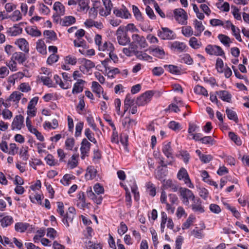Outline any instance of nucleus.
<instances>
[{"label":"nucleus","mask_w":249,"mask_h":249,"mask_svg":"<svg viewBox=\"0 0 249 249\" xmlns=\"http://www.w3.org/2000/svg\"><path fill=\"white\" fill-rule=\"evenodd\" d=\"M53 9L58 16H63L65 14V7L59 1L55 2L53 4Z\"/></svg>","instance_id":"nucleus-31"},{"label":"nucleus","mask_w":249,"mask_h":249,"mask_svg":"<svg viewBox=\"0 0 249 249\" xmlns=\"http://www.w3.org/2000/svg\"><path fill=\"white\" fill-rule=\"evenodd\" d=\"M14 22L18 21L22 19V14L19 10H15L9 17Z\"/></svg>","instance_id":"nucleus-57"},{"label":"nucleus","mask_w":249,"mask_h":249,"mask_svg":"<svg viewBox=\"0 0 249 249\" xmlns=\"http://www.w3.org/2000/svg\"><path fill=\"white\" fill-rule=\"evenodd\" d=\"M86 81L82 79H78L77 82L73 85L72 93L74 94H78L83 90L84 84Z\"/></svg>","instance_id":"nucleus-22"},{"label":"nucleus","mask_w":249,"mask_h":249,"mask_svg":"<svg viewBox=\"0 0 249 249\" xmlns=\"http://www.w3.org/2000/svg\"><path fill=\"white\" fill-rule=\"evenodd\" d=\"M187 46L184 42L174 41L172 43L171 48L179 52H182L186 48Z\"/></svg>","instance_id":"nucleus-36"},{"label":"nucleus","mask_w":249,"mask_h":249,"mask_svg":"<svg viewBox=\"0 0 249 249\" xmlns=\"http://www.w3.org/2000/svg\"><path fill=\"white\" fill-rule=\"evenodd\" d=\"M177 178L179 180H183L185 184L190 188H194L192 183L187 170L184 168H181L177 174Z\"/></svg>","instance_id":"nucleus-5"},{"label":"nucleus","mask_w":249,"mask_h":249,"mask_svg":"<svg viewBox=\"0 0 249 249\" xmlns=\"http://www.w3.org/2000/svg\"><path fill=\"white\" fill-rule=\"evenodd\" d=\"M134 104V98L130 94H127L124 101V113L126 112L129 108L133 106Z\"/></svg>","instance_id":"nucleus-23"},{"label":"nucleus","mask_w":249,"mask_h":249,"mask_svg":"<svg viewBox=\"0 0 249 249\" xmlns=\"http://www.w3.org/2000/svg\"><path fill=\"white\" fill-rule=\"evenodd\" d=\"M64 61L66 64L75 65L77 63V58L73 55H69L65 57Z\"/></svg>","instance_id":"nucleus-61"},{"label":"nucleus","mask_w":249,"mask_h":249,"mask_svg":"<svg viewBox=\"0 0 249 249\" xmlns=\"http://www.w3.org/2000/svg\"><path fill=\"white\" fill-rule=\"evenodd\" d=\"M162 151L167 158L173 160V149L170 142H164L163 144Z\"/></svg>","instance_id":"nucleus-20"},{"label":"nucleus","mask_w":249,"mask_h":249,"mask_svg":"<svg viewBox=\"0 0 249 249\" xmlns=\"http://www.w3.org/2000/svg\"><path fill=\"white\" fill-rule=\"evenodd\" d=\"M85 135L89 141L94 144H97V142L94 137V133L90 130L89 128H88L85 129Z\"/></svg>","instance_id":"nucleus-51"},{"label":"nucleus","mask_w":249,"mask_h":249,"mask_svg":"<svg viewBox=\"0 0 249 249\" xmlns=\"http://www.w3.org/2000/svg\"><path fill=\"white\" fill-rule=\"evenodd\" d=\"M164 68L172 74L178 75L181 73V68L177 66L165 65Z\"/></svg>","instance_id":"nucleus-34"},{"label":"nucleus","mask_w":249,"mask_h":249,"mask_svg":"<svg viewBox=\"0 0 249 249\" xmlns=\"http://www.w3.org/2000/svg\"><path fill=\"white\" fill-rule=\"evenodd\" d=\"M0 222L1 226L5 228L11 225L14 222V220L11 216L6 215L0 219Z\"/></svg>","instance_id":"nucleus-39"},{"label":"nucleus","mask_w":249,"mask_h":249,"mask_svg":"<svg viewBox=\"0 0 249 249\" xmlns=\"http://www.w3.org/2000/svg\"><path fill=\"white\" fill-rule=\"evenodd\" d=\"M79 7V11L83 12H87L89 9L88 3L85 0H77Z\"/></svg>","instance_id":"nucleus-53"},{"label":"nucleus","mask_w":249,"mask_h":249,"mask_svg":"<svg viewBox=\"0 0 249 249\" xmlns=\"http://www.w3.org/2000/svg\"><path fill=\"white\" fill-rule=\"evenodd\" d=\"M97 170L93 166H89L87 168L85 175L86 178L88 180H91L95 178Z\"/></svg>","instance_id":"nucleus-33"},{"label":"nucleus","mask_w":249,"mask_h":249,"mask_svg":"<svg viewBox=\"0 0 249 249\" xmlns=\"http://www.w3.org/2000/svg\"><path fill=\"white\" fill-rule=\"evenodd\" d=\"M91 89L95 93H103V88L96 81L92 82Z\"/></svg>","instance_id":"nucleus-50"},{"label":"nucleus","mask_w":249,"mask_h":249,"mask_svg":"<svg viewBox=\"0 0 249 249\" xmlns=\"http://www.w3.org/2000/svg\"><path fill=\"white\" fill-rule=\"evenodd\" d=\"M11 58L18 64H23L26 60L25 54L21 52L14 53Z\"/></svg>","instance_id":"nucleus-28"},{"label":"nucleus","mask_w":249,"mask_h":249,"mask_svg":"<svg viewBox=\"0 0 249 249\" xmlns=\"http://www.w3.org/2000/svg\"><path fill=\"white\" fill-rule=\"evenodd\" d=\"M117 40L119 45L125 46L130 42L127 32L124 30V27H119L116 33Z\"/></svg>","instance_id":"nucleus-2"},{"label":"nucleus","mask_w":249,"mask_h":249,"mask_svg":"<svg viewBox=\"0 0 249 249\" xmlns=\"http://www.w3.org/2000/svg\"><path fill=\"white\" fill-rule=\"evenodd\" d=\"M29 224L20 222L15 224V229L17 232H24L29 228Z\"/></svg>","instance_id":"nucleus-32"},{"label":"nucleus","mask_w":249,"mask_h":249,"mask_svg":"<svg viewBox=\"0 0 249 249\" xmlns=\"http://www.w3.org/2000/svg\"><path fill=\"white\" fill-rule=\"evenodd\" d=\"M146 190L149 195L152 196H154L156 194V189L154 184L151 182H148L146 184Z\"/></svg>","instance_id":"nucleus-62"},{"label":"nucleus","mask_w":249,"mask_h":249,"mask_svg":"<svg viewBox=\"0 0 249 249\" xmlns=\"http://www.w3.org/2000/svg\"><path fill=\"white\" fill-rule=\"evenodd\" d=\"M137 124L135 120L130 118L128 117H125L122 121V124L124 127L129 129L135 126Z\"/></svg>","instance_id":"nucleus-38"},{"label":"nucleus","mask_w":249,"mask_h":249,"mask_svg":"<svg viewBox=\"0 0 249 249\" xmlns=\"http://www.w3.org/2000/svg\"><path fill=\"white\" fill-rule=\"evenodd\" d=\"M57 153L59 158V161L60 162H66V158L67 154L64 150L61 148H58L57 150Z\"/></svg>","instance_id":"nucleus-58"},{"label":"nucleus","mask_w":249,"mask_h":249,"mask_svg":"<svg viewBox=\"0 0 249 249\" xmlns=\"http://www.w3.org/2000/svg\"><path fill=\"white\" fill-rule=\"evenodd\" d=\"M93 189L94 192L92 191L91 187L88 188L87 190V196L97 204H101L103 197L100 195L104 193V188L103 186L97 183L93 186Z\"/></svg>","instance_id":"nucleus-1"},{"label":"nucleus","mask_w":249,"mask_h":249,"mask_svg":"<svg viewBox=\"0 0 249 249\" xmlns=\"http://www.w3.org/2000/svg\"><path fill=\"white\" fill-rule=\"evenodd\" d=\"M216 93V94H217L219 96V98H220L222 100L227 102H230L231 96L228 91L220 90L217 91Z\"/></svg>","instance_id":"nucleus-37"},{"label":"nucleus","mask_w":249,"mask_h":249,"mask_svg":"<svg viewBox=\"0 0 249 249\" xmlns=\"http://www.w3.org/2000/svg\"><path fill=\"white\" fill-rule=\"evenodd\" d=\"M158 36L162 39H173L175 38L174 32L167 28H162L158 33Z\"/></svg>","instance_id":"nucleus-13"},{"label":"nucleus","mask_w":249,"mask_h":249,"mask_svg":"<svg viewBox=\"0 0 249 249\" xmlns=\"http://www.w3.org/2000/svg\"><path fill=\"white\" fill-rule=\"evenodd\" d=\"M6 65L11 71H18L17 63L11 57L10 60L6 63Z\"/></svg>","instance_id":"nucleus-59"},{"label":"nucleus","mask_w":249,"mask_h":249,"mask_svg":"<svg viewBox=\"0 0 249 249\" xmlns=\"http://www.w3.org/2000/svg\"><path fill=\"white\" fill-rule=\"evenodd\" d=\"M78 154H73L67 161V167L71 169L77 167L78 164Z\"/></svg>","instance_id":"nucleus-25"},{"label":"nucleus","mask_w":249,"mask_h":249,"mask_svg":"<svg viewBox=\"0 0 249 249\" xmlns=\"http://www.w3.org/2000/svg\"><path fill=\"white\" fill-rule=\"evenodd\" d=\"M15 44L18 47L21 51L25 53L29 52V43L25 38H20L16 39Z\"/></svg>","instance_id":"nucleus-17"},{"label":"nucleus","mask_w":249,"mask_h":249,"mask_svg":"<svg viewBox=\"0 0 249 249\" xmlns=\"http://www.w3.org/2000/svg\"><path fill=\"white\" fill-rule=\"evenodd\" d=\"M23 96V94L19 91H15L10 95L9 99L10 101L18 103Z\"/></svg>","instance_id":"nucleus-40"},{"label":"nucleus","mask_w":249,"mask_h":249,"mask_svg":"<svg viewBox=\"0 0 249 249\" xmlns=\"http://www.w3.org/2000/svg\"><path fill=\"white\" fill-rule=\"evenodd\" d=\"M218 38L220 41L226 47H229L231 41L230 38L225 35L219 34L218 36Z\"/></svg>","instance_id":"nucleus-45"},{"label":"nucleus","mask_w":249,"mask_h":249,"mask_svg":"<svg viewBox=\"0 0 249 249\" xmlns=\"http://www.w3.org/2000/svg\"><path fill=\"white\" fill-rule=\"evenodd\" d=\"M153 55L159 58L162 59L164 57L165 53L164 50L159 46L153 48L151 50Z\"/></svg>","instance_id":"nucleus-35"},{"label":"nucleus","mask_w":249,"mask_h":249,"mask_svg":"<svg viewBox=\"0 0 249 249\" xmlns=\"http://www.w3.org/2000/svg\"><path fill=\"white\" fill-rule=\"evenodd\" d=\"M91 143L87 140V139H84L81 143L80 151L81 158L84 159L86 157L89 156L90 151Z\"/></svg>","instance_id":"nucleus-12"},{"label":"nucleus","mask_w":249,"mask_h":249,"mask_svg":"<svg viewBox=\"0 0 249 249\" xmlns=\"http://www.w3.org/2000/svg\"><path fill=\"white\" fill-rule=\"evenodd\" d=\"M38 101V97H34L30 101L27 109V114L29 117H34L36 115L37 109L36 107V106Z\"/></svg>","instance_id":"nucleus-8"},{"label":"nucleus","mask_w":249,"mask_h":249,"mask_svg":"<svg viewBox=\"0 0 249 249\" xmlns=\"http://www.w3.org/2000/svg\"><path fill=\"white\" fill-rule=\"evenodd\" d=\"M194 92L198 95H202L204 96H208V93L207 89L203 87L197 85L196 86L194 89Z\"/></svg>","instance_id":"nucleus-48"},{"label":"nucleus","mask_w":249,"mask_h":249,"mask_svg":"<svg viewBox=\"0 0 249 249\" xmlns=\"http://www.w3.org/2000/svg\"><path fill=\"white\" fill-rule=\"evenodd\" d=\"M98 50L101 51H107L109 53L114 52L115 50V47L111 42L109 41H105L101 46H99V49Z\"/></svg>","instance_id":"nucleus-29"},{"label":"nucleus","mask_w":249,"mask_h":249,"mask_svg":"<svg viewBox=\"0 0 249 249\" xmlns=\"http://www.w3.org/2000/svg\"><path fill=\"white\" fill-rule=\"evenodd\" d=\"M76 21L75 18L71 16H65L62 19V25L63 26H69L74 23Z\"/></svg>","instance_id":"nucleus-46"},{"label":"nucleus","mask_w":249,"mask_h":249,"mask_svg":"<svg viewBox=\"0 0 249 249\" xmlns=\"http://www.w3.org/2000/svg\"><path fill=\"white\" fill-rule=\"evenodd\" d=\"M134 55L136 58L140 60L151 62L152 61V57L146 53L142 52L136 51L134 52Z\"/></svg>","instance_id":"nucleus-24"},{"label":"nucleus","mask_w":249,"mask_h":249,"mask_svg":"<svg viewBox=\"0 0 249 249\" xmlns=\"http://www.w3.org/2000/svg\"><path fill=\"white\" fill-rule=\"evenodd\" d=\"M29 148L27 146H22L19 151V156L24 160H27L29 157L28 154Z\"/></svg>","instance_id":"nucleus-49"},{"label":"nucleus","mask_w":249,"mask_h":249,"mask_svg":"<svg viewBox=\"0 0 249 249\" xmlns=\"http://www.w3.org/2000/svg\"><path fill=\"white\" fill-rule=\"evenodd\" d=\"M85 246L87 249H102L101 244L94 243L90 241L86 242Z\"/></svg>","instance_id":"nucleus-64"},{"label":"nucleus","mask_w":249,"mask_h":249,"mask_svg":"<svg viewBox=\"0 0 249 249\" xmlns=\"http://www.w3.org/2000/svg\"><path fill=\"white\" fill-rule=\"evenodd\" d=\"M153 93L151 91H147L139 96L137 100L136 103L139 106H144L149 103L152 96Z\"/></svg>","instance_id":"nucleus-10"},{"label":"nucleus","mask_w":249,"mask_h":249,"mask_svg":"<svg viewBox=\"0 0 249 249\" xmlns=\"http://www.w3.org/2000/svg\"><path fill=\"white\" fill-rule=\"evenodd\" d=\"M163 187L164 189H169L170 191L174 192H177L179 189L177 183L171 179L164 180L163 183Z\"/></svg>","instance_id":"nucleus-19"},{"label":"nucleus","mask_w":249,"mask_h":249,"mask_svg":"<svg viewBox=\"0 0 249 249\" xmlns=\"http://www.w3.org/2000/svg\"><path fill=\"white\" fill-rule=\"evenodd\" d=\"M47 164L50 166H53L58 165V160L51 154H49L45 158Z\"/></svg>","instance_id":"nucleus-47"},{"label":"nucleus","mask_w":249,"mask_h":249,"mask_svg":"<svg viewBox=\"0 0 249 249\" xmlns=\"http://www.w3.org/2000/svg\"><path fill=\"white\" fill-rule=\"evenodd\" d=\"M113 14L117 17L122 18H129L131 17V14L127 9L123 6L121 9L114 8L113 9Z\"/></svg>","instance_id":"nucleus-15"},{"label":"nucleus","mask_w":249,"mask_h":249,"mask_svg":"<svg viewBox=\"0 0 249 249\" xmlns=\"http://www.w3.org/2000/svg\"><path fill=\"white\" fill-rule=\"evenodd\" d=\"M44 36L48 39L53 41L56 39V35L53 31L46 30L43 33Z\"/></svg>","instance_id":"nucleus-60"},{"label":"nucleus","mask_w":249,"mask_h":249,"mask_svg":"<svg viewBox=\"0 0 249 249\" xmlns=\"http://www.w3.org/2000/svg\"><path fill=\"white\" fill-rule=\"evenodd\" d=\"M22 23L15 24L12 27L7 29V33L11 36H15L20 35L22 32V28L20 27Z\"/></svg>","instance_id":"nucleus-16"},{"label":"nucleus","mask_w":249,"mask_h":249,"mask_svg":"<svg viewBox=\"0 0 249 249\" xmlns=\"http://www.w3.org/2000/svg\"><path fill=\"white\" fill-rule=\"evenodd\" d=\"M77 206L80 209H84L87 206L84 192H80L77 195Z\"/></svg>","instance_id":"nucleus-26"},{"label":"nucleus","mask_w":249,"mask_h":249,"mask_svg":"<svg viewBox=\"0 0 249 249\" xmlns=\"http://www.w3.org/2000/svg\"><path fill=\"white\" fill-rule=\"evenodd\" d=\"M52 74L51 72H48L47 76H42L40 77L41 81L43 84L49 87H52V81L51 79Z\"/></svg>","instance_id":"nucleus-52"},{"label":"nucleus","mask_w":249,"mask_h":249,"mask_svg":"<svg viewBox=\"0 0 249 249\" xmlns=\"http://www.w3.org/2000/svg\"><path fill=\"white\" fill-rule=\"evenodd\" d=\"M53 78L56 84H58L60 87L63 89H68L70 88L71 85L68 82H62L60 77L57 75H54Z\"/></svg>","instance_id":"nucleus-43"},{"label":"nucleus","mask_w":249,"mask_h":249,"mask_svg":"<svg viewBox=\"0 0 249 249\" xmlns=\"http://www.w3.org/2000/svg\"><path fill=\"white\" fill-rule=\"evenodd\" d=\"M201 142L203 144L213 145L215 144V141L211 136H205L201 139Z\"/></svg>","instance_id":"nucleus-63"},{"label":"nucleus","mask_w":249,"mask_h":249,"mask_svg":"<svg viewBox=\"0 0 249 249\" xmlns=\"http://www.w3.org/2000/svg\"><path fill=\"white\" fill-rule=\"evenodd\" d=\"M193 26L195 29L194 36H199L203 31L205 30V26L203 25L201 21H199L196 19L193 21Z\"/></svg>","instance_id":"nucleus-18"},{"label":"nucleus","mask_w":249,"mask_h":249,"mask_svg":"<svg viewBox=\"0 0 249 249\" xmlns=\"http://www.w3.org/2000/svg\"><path fill=\"white\" fill-rule=\"evenodd\" d=\"M132 11L133 14L137 20L142 21L143 18L142 15V13L139 9L138 7L134 5H132Z\"/></svg>","instance_id":"nucleus-56"},{"label":"nucleus","mask_w":249,"mask_h":249,"mask_svg":"<svg viewBox=\"0 0 249 249\" xmlns=\"http://www.w3.org/2000/svg\"><path fill=\"white\" fill-rule=\"evenodd\" d=\"M36 49L40 53L45 55L47 53L46 46L42 39H39L36 43Z\"/></svg>","instance_id":"nucleus-30"},{"label":"nucleus","mask_w":249,"mask_h":249,"mask_svg":"<svg viewBox=\"0 0 249 249\" xmlns=\"http://www.w3.org/2000/svg\"><path fill=\"white\" fill-rule=\"evenodd\" d=\"M180 196L182 198V202L186 205H188L189 204V200H194L195 196L193 193L192 191L190 190L183 187H180L179 188Z\"/></svg>","instance_id":"nucleus-4"},{"label":"nucleus","mask_w":249,"mask_h":249,"mask_svg":"<svg viewBox=\"0 0 249 249\" xmlns=\"http://www.w3.org/2000/svg\"><path fill=\"white\" fill-rule=\"evenodd\" d=\"M26 32L33 37H38L41 35V32L36 26H28L25 28Z\"/></svg>","instance_id":"nucleus-27"},{"label":"nucleus","mask_w":249,"mask_h":249,"mask_svg":"<svg viewBox=\"0 0 249 249\" xmlns=\"http://www.w3.org/2000/svg\"><path fill=\"white\" fill-rule=\"evenodd\" d=\"M24 126V117L19 114L16 115L12 123L11 127L12 130H20Z\"/></svg>","instance_id":"nucleus-14"},{"label":"nucleus","mask_w":249,"mask_h":249,"mask_svg":"<svg viewBox=\"0 0 249 249\" xmlns=\"http://www.w3.org/2000/svg\"><path fill=\"white\" fill-rule=\"evenodd\" d=\"M75 145V141L73 138H68L65 142V146L67 150H73Z\"/></svg>","instance_id":"nucleus-54"},{"label":"nucleus","mask_w":249,"mask_h":249,"mask_svg":"<svg viewBox=\"0 0 249 249\" xmlns=\"http://www.w3.org/2000/svg\"><path fill=\"white\" fill-rule=\"evenodd\" d=\"M193 203L191 205V207L193 211L196 213H202L204 212V207L201 205V202L199 198H195L192 200Z\"/></svg>","instance_id":"nucleus-21"},{"label":"nucleus","mask_w":249,"mask_h":249,"mask_svg":"<svg viewBox=\"0 0 249 249\" xmlns=\"http://www.w3.org/2000/svg\"><path fill=\"white\" fill-rule=\"evenodd\" d=\"M102 1L103 7L99 10V13L101 16L107 17L110 15L113 4L110 0H102Z\"/></svg>","instance_id":"nucleus-11"},{"label":"nucleus","mask_w":249,"mask_h":249,"mask_svg":"<svg viewBox=\"0 0 249 249\" xmlns=\"http://www.w3.org/2000/svg\"><path fill=\"white\" fill-rule=\"evenodd\" d=\"M189 45L194 49H198L202 45V43L200 41H198V39L195 36L191 37L189 41Z\"/></svg>","instance_id":"nucleus-44"},{"label":"nucleus","mask_w":249,"mask_h":249,"mask_svg":"<svg viewBox=\"0 0 249 249\" xmlns=\"http://www.w3.org/2000/svg\"><path fill=\"white\" fill-rule=\"evenodd\" d=\"M76 214V211L74 207L69 208L66 214L62 217V222L66 227H69L70 224L72 222L73 219Z\"/></svg>","instance_id":"nucleus-7"},{"label":"nucleus","mask_w":249,"mask_h":249,"mask_svg":"<svg viewBox=\"0 0 249 249\" xmlns=\"http://www.w3.org/2000/svg\"><path fill=\"white\" fill-rule=\"evenodd\" d=\"M206 52L211 55L225 56V53L222 48L215 45H208L205 49Z\"/></svg>","instance_id":"nucleus-6"},{"label":"nucleus","mask_w":249,"mask_h":249,"mask_svg":"<svg viewBox=\"0 0 249 249\" xmlns=\"http://www.w3.org/2000/svg\"><path fill=\"white\" fill-rule=\"evenodd\" d=\"M43 126L45 129H55L58 126V122L57 119H54L51 123L48 121H45L43 124Z\"/></svg>","instance_id":"nucleus-42"},{"label":"nucleus","mask_w":249,"mask_h":249,"mask_svg":"<svg viewBox=\"0 0 249 249\" xmlns=\"http://www.w3.org/2000/svg\"><path fill=\"white\" fill-rule=\"evenodd\" d=\"M174 17L176 21L179 24H187L188 16L186 12L182 8L175 9L173 11Z\"/></svg>","instance_id":"nucleus-3"},{"label":"nucleus","mask_w":249,"mask_h":249,"mask_svg":"<svg viewBox=\"0 0 249 249\" xmlns=\"http://www.w3.org/2000/svg\"><path fill=\"white\" fill-rule=\"evenodd\" d=\"M38 10L39 13L43 15H47L50 12L49 7L42 3L38 4Z\"/></svg>","instance_id":"nucleus-55"},{"label":"nucleus","mask_w":249,"mask_h":249,"mask_svg":"<svg viewBox=\"0 0 249 249\" xmlns=\"http://www.w3.org/2000/svg\"><path fill=\"white\" fill-rule=\"evenodd\" d=\"M132 42L131 46L132 44H134L139 46L141 48H145L148 46L146 39L143 36L134 34L132 36Z\"/></svg>","instance_id":"nucleus-9"},{"label":"nucleus","mask_w":249,"mask_h":249,"mask_svg":"<svg viewBox=\"0 0 249 249\" xmlns=\"http://www.w3.org/2000/svg\"><path fill=\"white\" fill-rule=\"evenodd\" d=\"M181 33L184 36L189 37L194 35L195 32L190 26H185L181 27Z\"/></svg>","instance_id":"nucleus-41"}]
</instances>
